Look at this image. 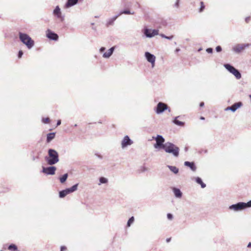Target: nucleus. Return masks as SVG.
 <instances>
[{
	"mask_svg": "<svg viewBox=\"0 0 251 251\" xmlns=\"http://www.w3.org/2000/svg\"><path fill=\"white\" fill-rule=\"evenodd\" d=\"M45 160L49 165H54L59 161V154L54 149H49L48 155L45 157Z\"/></svg>",
	"mask_w": 251,
	"mask_h": 251,
	"instance_id": "f257e3e1",
	"label": "nucleus"
},
{
	"mask_svg": "<svg viewBox=\"0 0 251 251\" xmlns=\"http://www.w3.org/2000/svg\"><path fill=\"white\" fill-rule=\"evenodd\" d=\"M20 41L29 50L32 49L35 44L34 41L26 33L19 32Z\"/></svg>",
	"mask_w": 251,
	"mask_h": 251,
	"instance_id": "f03ea898",
	"label": "nucleus"
},
{
	"mask_svg": "<svg viewBox=\"0 0 251 251\" xmlns=\"http://www.w3.org/2000/svg\"><path fill=\"white\" fill-rule=\"evenodd\" d=\"M163 149L167 153L172 154L175 157H177L179 156V148L171 142L165 143V145Z\"/></svg>",
	"mask_w": 251,
	"mask_h": 251,
	"instance_id": "7ed1b4c3",
	"label": "nucleus"
},
{
	"mask_svg": "<svg viewBox=\"0 0 251 251\" xmlns=\"http://www.w3.org/2000/svg\"><path fill=\"white\" fill-rule=\"evenodd\" d=\"M250 207H251V200L247 202H239L232 204L229 206V209L234 211H239Z\"/></svg>",
	"mask_w": 251,
	"mask_h": 251,
	"instance_id": "20e7f679",
	"label": "nucleus"
},
{
	"mask_svg": "<svg viewBox=\"0 0 251 251\" xmlns=\"http://www.w3.org/2000/svg\"><path fill=\"white\" fill-rule=\"evenodd\" d=\"M224 66L229 73L233 75L236 79H239L241 78L242 75L240 71L230 64H225Z\"/></svg>",
	"mask_w": 251,
	"mask_h": 251,
	"instance_id": "39448f33",
	"label": "nucleus"
},
{
	"mask_svg": "<svg viewBox=\"0 0 251 251\" xmlns=\"http://www.w3.org/2000/svg\"><path fill=\"white\" fill-rule=\"evenodd\" d=\"M224 66L229 73L233 75L236 79H239L241 78L242 75L240 71L230 64H225Z\"/></svg>",
	"mask_w": 251,
	"mask_h": 251,
	"instance_id": "423d86ee",
	"label": "nucleus"
},
{
	"mask_svg": "<svg viewBox=\"0 0 251 251\" xmlns=\"http://www.w3.org/2000/svg\"><path fill=\"white\" fill-rule=\"evenodd\" d=\"M78 183H76L70 188H66L64 190H62L59 192V197L60 198H63L66 196L68 194L72 193L77 189Z\"/></svg>",
	"mask_w": 251,
	"mask_h": 251,
	"instance_id": "0eeeda50",
	"label": "nucleus"
},
{
	"mask_svg": "<svg viewBox=\"0 0 251 251\" xmlns=\"http://www.w3.org/2000/svg\"><path fill=\"white\" fill-rule=\"evenodd\" d=\"M166 110H168L169 112L171 111L167 104L162 102H159L154 108V110L157 114H161Z\"/></svg>",
	"mask_w": 251,
	"mask_h": 251,
	"instance_id": "6e6552de",
	"label": "nucleus"
},
{
	"mask_svg": "<svg viewBox=\"0 0 251 251\" xmlns=\"http://www.w3.org/2000/svg\"><path fill=\"white\" fill-rule=\"evenodd\" d=\"M143 32L146 37L151 38L155 35L159 34V30L155 29H151L145 27L143 30Z\"/></svg>",
	"mask_w": 251,
	"mask_h": 251,
	"instance_id": "1a4fd4ad",
	"label": "nucleus"
},
{
	"mask_svg": "<svg viewBox=\"0 0 251 251\" xmlns=\"http://www.w3.org/2000/svg\"><path fill=\"white\" fill-rule=\"evenodd\" d=\"M156 143L154 145V147L156 149H163L165 143L164 144L165 142V139L162 135H157L156 137L155 138Z\"/></svg>",
	"mask_w": 251,
	"mask_h": 251,
	"instance_id": "9d476101",
	"label": "nucleus"
},
{
	"mask_svg": "<svg viewBox=\"0 0 251 251\" xmlns=\"http://www.w3.org/2000/svg\"><path fill=\"white\" fill-rule=\"evenodd\" d=\"M250 44H238L232 47V50L236 53H241L245 48L249 47Z\"/></svg>",
	"mask_w": 251,
	"mask_h": 251,
	"instance_id": "9b49d317",
	"label": "nucleus"
},
{
	"mask_svg": "<svg viewBox=\"0 0 251 251\" xmlns=\"http://www.w3.org/2000/svg\"><path fill=\"white\" fill-rule=\"evenodd\" d=\"M49 167H42V172L47 175H53L55 173L56 167L53 165H50Z\"/></svg>",
	"mask_w": 251,
	"mask_h": 251,
	"instance_id": "f8f14e48",
	"label": "nucleus"
},
{
	"mask_svg": "<svg viewBox=\"0 0 251 251\" xmlns=\"http://www.w3.org/2000/svg\"><path fill=\"white\" fill-rule=\"evenodd\" d=\"M145 56L147 60L151 63L152 67H153L155 65V61L156 58L155 55L148 51H146L145 53Z\"/></svg>",
	"mask_w": 251,
	"mask_h": 251,
	"instance_id": "ddd939ff",
	"label": "nucleus"
},
{
	"mask_svg": "<svg viewBox=\"0 0 251 251\" xmlns=\"http://www.w3.org/2000/svg\"><path fill=\"white\" fill-rule=\"evenodd\" d=\"M133 141L130 139L128 135L125 136L121 142V146L123 149L132 144Z\"/></svg>",
	"mask_w": 251,
	"mask_h": 251,
	"instance_id": "4468645a",
	"label": "nucleus"
},
{
	"mask_svg": "<svg viewBox=\"0 0 251 251\" xmlns=\"http://www.w3.org/2000/svg\"><path fill=\"white\" fill-rule=\"evenodd\" d=\"M46 36L49 39L51 40L57 41L58 39V35L50 29L47 30Z\"/></svg>",
	"mask_w": 251,
	"mask_h": 251,
	"instance_id": "2eb2a0df",
	"label": "nucleus"
},
{
	"mask_svg": "<svg viewBox=\"0 0 251 251\" xmlns=\"http://www.w3.org/2000/svg\"><path fill=\"white\" fill-rule=\"evenodd\" d=\"M79 0H67V1L64 5V8H69L75 5L78 2Z\"/></svg>",
	"mask_w": 251,
	"mask_h": 251,
	"instance_id": "dca6fc26",
	"label": "nucleus"
},
{
	"mask_svg": "<svg viewBox=\"0 0 251 251\" xmlns=\"http://www.w3.org/2000/svg\"><path fill=\"white\" fill-rule=\"evenodd\" d=\"M118 14L114 16V17L108 19L106 21V23L105 24V25L106 27H109L110 25H114V22L119 17Z\"/></svg>",
	"mask_w": 251,
	"mask_h": 251,
	"instance_id": "f3484780",
	"label": "nucleus"
},
{
	"mask_svg": "<svg viewBox=\"0 0 251 251\" xmlns=\"http://www.w3.org/2000/svg\"><path fill=\"white\" fill-rule=\"evenodd\" d=\"M184 165V166L190 168V169L193 172H195L196 171L197 167L194 162H189L187 161H185Z\"/></svg>",
	"mask_w": 251,
	"mask_h": 251,
	"instance_id": "a211bd4d",
	"label": "nucleus"
},
{
	"mask_svg": "<svg viewBox=\"0 0 251 251\" xmlns=\"http://www.w3.org/2000/svg\"><path fill=\"white\" fill-rule=\"evenodd\" d=\"M173 192L175 196L177 198H181L182 196V193L179 188L176 187L172 188Z\"/></svg>",
	"mask_w": 251,
	"mask_h": 251,
	"instance_id": "6ab92c4d",
	"label": "nucleus"
},
{
	"mask_svg": "<svg viewBox=\"0 0 251 251\" xmlns=\"http://www.w3.org/2000/svg\"><path fill=\"white\" fill-rule=\"evenodd\" d=\"M114 50H115V47H111L107 51L104 52L103 54L102 57L105 58H109L113 54V53L114 51Z\"/></svg>",
	"mask_w": 251,
	"mask_h": 251,
	"instance_id": "aec40b11",
	"label": "nucleus"
},
{
	"mask_svg": "<svg viewBox=\"0 0 251 251\" xmlns=\"http://www.w3.org/2000/svg\"><path fill=\"white\" fill-rule=\"evenodd\" d=\"M53 14L58 18H61V12L59 6H56L53 11Z\"/></svg>",
	"mask_w": 251,
	"mask_h": 251,
	"instance_id": "412c9836",
	"label": "nucleus"
},
{
	"mask_svg": "<svg viewBox=\"0 0 251 251\" xmlns=\"http://www.w3.org/2000/svg\"><path fill=\"white\" fill-rule=\"evenodd\" d=\"M242 104V102L241 101L234 103L231 106V111L234 112L238 108H240Z\"/></svg>",
	"mask_w": 251,
	"mask_h": 251,
	"instance_id": "4be33fe9",
	"label": "nucleus"
},
{
	"mask_svg": "<svg viewBox=\"0 0 251 251\" xmlns=\"http://www.w3.org/2000/svg\"><path fill=\"white\" fill-rule=\"evenodd\" d=\"M55 136V132H51L47 134L46 141L48 143H50Z\"/></svg>",
	"mask_w": 251,
	"mask_h": 251,
	"instance_id": "5701e85b",
	"label": "nucleus"
},
{
	"mask_svg": "<svg viewBox=\"0 0 251 251\" xmlns=\"http://www.w3.org/2000/svg\"><path fill=\"white\" fill-rule=\"evenodd\" d=\"M195 181L201 186L202 188H204L206 187V184L203 182L201 178L199 176L195 178Z\"/></svg>",
	"mask_w": 251,
	"mask_h": 251,
	"instance_id": "b1692460",
	"label": "nucleus"
},
{
	"mask_svg": "<svg viewBox=\"0 0 251 251\" xmlns=\"http://www.w3.org/2000/svg\"><path fill=\"white\" fill-rule=\"evenodd\" d=\"M167 167L175 174H177L178 173L179 170L176 167L171 165H168Z\"/></svg>",
	"mask_w": 251,
	"mask_h": 251,
	"instance_id": "393cba45",
	"label": "nucleus"
},
{
	"mask_svg": "<svg viewBox=\"0 0 251 251\" xmlns=\"http://www.w3.org/2000/svg\"><path fill=\"white\" fill-rule=\"evenodd\" d=\"M179 116H177L175 118L174 120H173V123L178 126H183L184 125V123L180 121H178L177 120V118H178Z\"/></svg>",
	"mask_w": 251,
	"mask_h": 251,
	"instance_id": "a878e982",
	"label": "nucleus"
},
{
	"mask_svg": "<svg viewBox=\"0 0 251 251\" xmlns=\"http://www.w3.org/2000/svg\"><path fill=\"white\" fill-rule=\"evenodd\" d=\"M68 177V174L66 173L60 176L59 179L61 183H64L66 182Z\"/></svg>",
	"mask_w": 251,
	"mask_h": 251,
	"instance_id": "bb28decb",
	"label": "nucleus"
},
{
	"mask_svg": "<svg viewBox=\"0 0 251 251\" xmlns=\"http://www.w3.org/2000/svg\"><path fill=\"white\" fill-rule=\"evenodd\" d=\"M134 12H131L128 9H125L124 10L121 11L118 14L119 16L123 14H134Z\"/></svg>",
	"mask_w": 251,
	"mask_h": 251,
	"instance_id": "cd10ccee",
	"label": "nucleus"
},
{
	"mask_svg": "<svg viewBox=\"0 0 251 251\" xmlns=\"http://www.w3.org/2000/svg\"><path fill=\"white\" fill-rule=\"evenodd\" d=\"M99 181L100 183H99V185H100L101 184H105L108 182V179L101 176L99 178Z\"/></svg>",
	"mask_w": 251,
	"mask_h": 251,
	"instance_id": "c85d7f7f",
	"label": "nucleus"
},
{
	"mask_svg": "<svg viewBox=\"0 0 251 251\" xmlns=\"http://www.w3.org/2000/svg\"><path fill=\"white\" fill-rule=\"evenodd\" d=\"M134 221V218L133 216H132L130 218H129V219H128V220L127 222V225H126L127 227H130V226L131 225V224H132L133 223Z\"/></svg>",
	"mask_w": 251,
	"mask_h": 251,
	"instance_id": "c756f323",
	"label": "nucleus"
},
{
	"mask_svg": "<svg viewBox=\"0 0 251 251\" xmlns=\"http://www.w3.org/2000/svg\"><path fill=\"white\" fill-rule=\"evenodd\" d=\"M50 121V119L48 117H47V118H43L42 119V122L44 124H48V123H49Z\"/></svg>",
	"mask_w": 251,
	"mask_h": 251,
	"instance_id": "7c9ffc66",
	"label": "nucleus"
},
{
	"mask_svg": "<svg viewBox=\"0 0 251 251\" xmlns=\"http://www.w3.org/2000/svg\"><path fill=\"white\" fill-rule=\"evenodd\" d=\"M200 4H201V7H200V8L199 11H200V12H201L203 10V9H204V8H205V6H204V3H203V1H201V2H200Z\"/></svg>",
	"mask_w": 251,
	"mask_h": 251,
	"instance_id": "2f4dec72",
	"label": "nucleus"
},
{
	"mask_svg": "<svg viewBox=\"0 0 251 251\" xmlns=\"http://www.w3.org/2000/svg\"><path fill=\"white\" fill-rule=\"evenodd\" d=\"M148 170V169L145 166H141L140 167V172H145Z\"/></svg>",
	"mask_w": 251,
	"mask_h": 251,
	"instance_id": "473e14b6",
	"label": "nucleus"
},
{
	"mask_svg": "<svg viewBox=\"0 0 251 251\" xmlns=\"http://www.w3.org/2000/svg\"><path fill=\"white\" fill-rule=\"evenodd\" d=\"M216 50L217 52H221L222 50V48L220 46H218L216 47Z\"/></svg>",
	"mask_w": 251,
	"mask_h": 251,
	"instance_id": "72a5a7b5",
	"label": "nucleus"
},
{
	"mask_svg": "<svg viewBox=\"0 0 251 251\" xmlns=\"http://www.w3.org/2000/svg\"><path fill=\"white\" fill-rule=\"evenodd\" d=\"M23 55V51L21 50H19L18 53V58H21Z\"/></svg>",
	"mask_w": 251,
	"mask_h": 251,
	"instance_id": "f704fd0d",
	"label": "nucleus"
},
{
	"mask_svg": "<svg viewBox=\"0 0 251 251\" xmlns=\"http://www.w3.org/2000/svg\"><path fill=\"white\" fill-rule=\"evenodd\" d=\"M167 216V218L170 220H172L173 218V215L171 213H168Z\"/></svg>",
	"mask_w": 251,
	"mask_h": 251,
	"instance_id": "c9c22d12",
	"label": "nucleus"
},
{
	"mask_svg": "<svg viewBox=\"0 0 251 251\" xmlns=\"http://www.w3.org/2000/svg\"><path fill=\"white\" fill-rule=\"evenodd\" d=\"M213 49L211 48H208L206 50V51L208 53H212L213 52Z\"/></svg>",
	"mask_w": 251,
	"mask_h": 251,
	"instance_id": "e433bc0d",
	"label": "nucleus"
},
{
	"mask_svg": "<svg viewBox=\"0 0 251 251\" xmlns=\"http://www.w3.org/2000/svg\"><path fill=\"white\" fill-rule=\"evenodd\" d=\"M179 0H176L175 4V6L176 7H178L179 5Z\"/></svg>",
	"mask_w": 251,
	"mask_h": 251,
	"instance_id": "4c0bfd02",
	"label": "nucleus"
},
{
	"mask_svg": "<svg viewBox=\"0 0 251 251\" xmlns=\"http://www.w3.org/2000/svg\"><path fill=\"white\" fill-rule=\"evenodd\" d=\"M105 50V47H101L100 49V52H103L104 51V50Z\"/></svg>",
	"mask_w": 251,
	"mask_h": 251,
	"instance_id": "58836bf2",
	"label": "nucleus"
},
{
	"mask_svg": "<svg viewBox=\"0 0 251 251\" xmlns=\"http://www.w3.org/2000/svg\"><path fill=\"white\" fill-rule=\"evenodd\" d=\"M39 156H32V160L33 161H35L36 160H38V159H39Z\"/></svg>",
	"mask_w": 251,
	"mask_h": 251,
	"instance_id": "ea45409f",
	"label": "nucleus"
},
{
	"mask_svg": "<svg viewBox=\"0 0 251 251\" xmlns=\"http://www.w3.org/2000/svg\"><path fill=\"white\" fill-rule=\"evenodd\" d=\"M66 249H67V248L65 246H62L60 248V251H64L66 250Z\"/></svg>",
	"mask_w": 251,
	"mask_h": 251,
	"instance_id": "a19ab883",
	"label": "nucleus"
},
{
	"mask_svg": "<svg viewBox=\"0 0 251 251\" xmlns=\"http://www.w3.org/2000/svg\"><path fill=\"white\" fill-rule=\"evenodd\" d=\"M173 38H174V36L173 35H171V36H166V38H165V39H168V40H172Z\"/></svg>",
	"mask_w": 251,
	"mask_h": 251,
	"instance_id": "79ce46f5",
	"label": "nucleus"
},
{
	"mask_svg": "<svg viewBox=\"0 0 251 251\" xmlns=\"http://www.w3.org/2000/svg\"><path fill=\"white\" fill-rule=\"evenodd\" d=\"M61 123V120H58L57 121V122L56 126H58L60 125Z\"/></svg>",
	"mask_w": 251,
	"mask_h": 251,
	"instance_id": "37998d69",
	"label": "nucleus"
},
{
	"mask_svg": "<svg viewBox=\"0 0 251 251\" xmlns=\"http://www.w3.org/2000/svg\"><path fill=\"white\" fill-rule=\"evenodd\" d=\"M231 106H228L227 107H226V109H225V110L226 111H228V110H230L231 111Z\"/></svg>",
	"mask_w": 251,
	"mask_h": 251,
	"instance_id": "c03bdc74",
	"label": "nucleus"
},
{
	"mask_svg": "<svg viewBox=\"0 0 251 251\" xmlns=\"http://www.w3.org/2000/svg\"><path fill=\"white\" fill-rule=\"evenodd\" d=\"M160 36L161 37L163 38H166V35H165V34H163V33H161V34H160Z\"/></svg>",
	"mask_w": 251,
	"mask_h": 251,
	"instance_id": "a18cd8bd",
	"label": "nucleus"
},
{
	"mask_svg": "<svg viewBox=\"0 0 251 251\" xmlns=\"http://www.w3.org/2000/svg\"><path fill=\"white\" fill-rule=\"evenodd\" d=\"M250 17H247L246 19H245V21L247 23L249 22V21H250Z\"/></svg>",
	"mask_w": 251,
	"mask_h": 251,
	"instance_id": "49530a36",
	"label": "nucleus"
},
{
	"mask_svg": "<svg viewBox=\"0 0 251 251\" xmlns=\"http://www.w3.org/2000/svg\"><path fill=\"white\" fill-rule=\"evenodd\" d=\"M204 103L203 102H201L200 103V107H202V106H204Z\"/></svg>",
	"mask_w": 251,
	"mask_h": 251,
	"instance_id": "de8ad7c7",
	"label": "nucleus"
},
{
	"mask_svg": "<svg viewBox=\"0 0 251 251\" xmlns=\"http://www.w3.org/2000/svg\"><path fill=\"white\" fill-rule=\"evenodd\" d=\"M171 238H168L166 239V242L167 243L170 242L171 241Z\"/></svg>",
	"mask_w": 251,
	"mask_h": 251,
	"instance_id": "09e8293b",
	"label": "nucleus"
},
{
	"mask_svg": "<svg viewBox=\"0 0 251 251\" xmlns=\"http://www.w3.org/2000/svg\"><path fill=\"white\" fill-rule=\"evenodd\" d=\"M188 147H185L184 148V151H185V152H187V151H188Z\"/></svg>",
	"mask_w": 251,
	"mask_h": 251,
	"instance_id": "8fccbe9b",
	"label": "nucleus"
},
{
	"mask_svg": "<svg viewBox=\"0 0 251 251\" xmlns=\"http://www.w3.org/2000/svg\"><path fill=\"white\" fill-rule=\"evenodd\" d=\"M247 247L248 248H251V242H250L248 243V245H247Z\"/></svg>",
	"mask_w": 251,
	"mask_h": 251,
	"instance_id": "3c124183",
	"label": "nucleus"
},
{
	"mask_svg": "<svg viewBox=\"0 0 251 251\" xmlns=\"http://www.w3.org/2000/svg\"><path fill=\"white\" fill-rule=\"evenodd\" d=\"M180 51V49L179 48H176L175 50L176 52H178Z\"/></svg>",
	"mask_w": 251,
	"mask_h": 251,
	"instance_id": "603ef678",
	"label": "nucleus"
},
{
	"mask_svg": "<svg viewBox=\"0 0 251 251\" xmlns=\"http://www.w3.org/2000/svg\"><path fill=\"white\" fill-rule=\"evenodd\" d=\"M200 119L201 120H203L205 119L204 117H202V116H201L200 117Z\"/></svg>",
	"mask_w": 251,
	"mask_h": 251,
	"instance_id": "864d4df0",
	"label": "nucleus"
},
{
	"mask_svg": "<svg viewBox=\"0 0 251 251\" xmlns=\"http://www.w3.org/2000/svg\"><path fill=\"white\" fill-rule=\"evenodd\" d=\"M74 126H75V127H76V126H77V125H76V124H75V125H74Z\"/></svg>",
	"mask_w": 251,
	"mask_h": 251,
	"instance_id": "5fc2aeb1",
	"label": "nucleus"
},
{
	"mask_svg": "<svg viewBox=\"0 0 251 251\" xmlns=\"http://www.w3.org/2000/svg\"><path fill=\"white\" fill-rule=\"evenodd\" d=\"M201 50V48H200V49H199V50H199V51H200V50Z\"/></svg>",
	"mask_w": 251,
	"mask_h": 251,
	"instance_id": "6e6d98bb",
	"label": "nucleus"
},
{
	"mask_svg": "<svg viewBox=\"0 0 251 251\" xmlns=\"http://www.w3.org/2000/svg\"><path fill=\"white\" fill-rule=\"evenodd\" d=\"M207 152V150H205V151H204V152H205V153H206Z\"/></svg>",
	"mask_w": 251,
	"mask_h": 251,
	"instance_id": "4d7b16f0",
	"label": "nucleus"
},
{
	"mask_svg": "<svg viewBox=\"0 0 251 251\" xmlns=\"http://www.w3.org/2000/svg\"><path fill=\"white\" fill-rule=\"evenodd\" d=\"M249 97H250V98H251V94L249 95Z\"/></svg>",
	"mask_w": 251,
	"mask_h": 251,
	"instance_id": "13d9d810",
	"label": "nucleus"
},
{
	"mask_svg": "<svg viewBox=\"0 0 251 251\" xmlns=\"http://www.w3.org/2000/svg\"><path fill=\"white\" fill-rule=\"evenodd\" d=\"M176 43L175 42L174 45H176Z\"/></svg>",
	"mask_w": 251,
	"mask_h": 251,
	"instance_id": "bf43d9fd",
	"label": "nucleus"
},
{
	"mask_svg": "<svg viewBox=\"0 0 251 251\" xmlns=\"http://www.w3.org/2000/svg\"><path fill=\"white\" fill-rule=\"evenodd\" d=\"M99 123H100V124H101V122L100 121H99Z\"/></svg>",
	"mask_w": 251,
	"mask_h": 251,
	"instance_id": "052dcab7",
	"label": "nucleus"
},
{
	"mask_svg": "<svg viewBox=\"0 0 251 251\" xmlns=\"http://www.w3.org/2000/svg\"><path fill=\"white\" fill-rule=\"evenodd\" d=\"M0 251H3V250H0Z\"/></svg>",
	"mask_w": 251,
	"mask_h": 251,
	"instance_id": "680f3d73",
	"label": "nucleus"
}]
</instances>
